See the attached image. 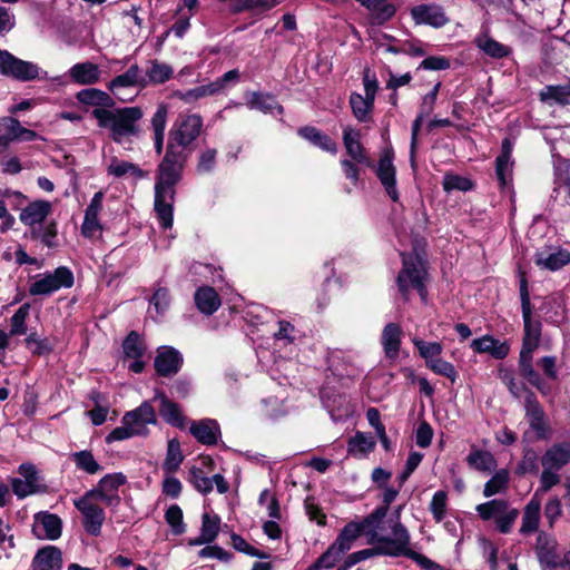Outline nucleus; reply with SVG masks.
Wrapping results in <instances>:
<instances>
[{"label": "nucleus", "mask_w": 570, "mask_h": 570, "mask_svg": "<svg viewBox=\"0 0 570 570\" xmlns=\"http://www.w3.org/2000/svg\"><path fill=\"white\" fill-rule=\"evenodd\" d=\"M165 519L174 534L179 535L186 531V524L184 523L183 510L180 509L179 505L171 504L166 510Z\"/></svg>", "instance_id": "57"}, {"label": "nucleus", "mask_w": 570, "mask_h": 570, "mask_svg": "<svg viewBox=\"0 0 570 570\" xmlns=\"http://www.w3.org/2000/svg\"><path fill=\"white\" fill-rule=\"evenodd\" d=\"M189 431L198 442L206 445L216 444L220 435L218 423L210 419L193 422Z\"/></svg>", "instance_id": "32"}, {"label": "nucleus", "mask_w": 570, "mask_h": 570, "mask_svg": "<svg viewBox=\"0 0 570 570\" xmlns=\"http://www.w3.org/2000/svg\"><path fill=\"white\" fill-rule=\"evenodd\" d=\"M18 478L11 479L12 492L18 499H24L36 493L46 492L47 487L37 470L31 463H22L18 468Z\"/></svg>", "instance_id": "10"}, {"label": "nucleus", "mask_w": 570, "mask_h": 570, "mask_svg": "<svg viewBox=\"0 0 570 570\" xmlns=\"http://www.w3.org/2000/svg\"><path fill=\"white\" fill-rule=\"evenodd\" d=\"M521 375L534 387H537L543 395L550 393V387L543 382L542 377L537 373L532 364L520 365Z\"/></svg>", "instance_id": "62"}, {"label": "nucleus", "mask_w": 570, "mask_h": 570, "mask_svg": "<svg viewBox=\"0 0 570 570\" xmlns=\"http://www.w3.org/2000/svg\"><path fill=\"white\" fill-rule=\"evenodd\" d=\"M570 462V442L557 443L549 448L541 459L542 468L561 470Z\"/></svg>", "instance_id": "33"}, {"label": "nucleus", "mask_w": 570, "mask_h": 570, "mask_svg": "<svg viewBox=\"0 0 570 570\" xmlns=\"http://www.w3.org/2000/svg\"><path fill=\"white\" fill-rule=\"evenodd\" d=\"M362 6L366 7L370 11L377 14L382 20L391 18L395 9L393 6L387 4V0H357Z\"/></svg>", "instance_id": "60"}, {"label": "nucleus", "mask_w": 570, "mask_h": 570, "mask_svg": "<svg viewBox=\"0 0 570 570\" xmlns=\"http://www.w3.org/2000/svg\"><path fill=\"white\" fill-rule=\"evenodd\" d=\"M198 311L205 315L214 314L220 306L217 292L210 286L199 287L194 295Z\"/></svg>", "instance_id": "39"}, {"label": "nucleus", "mask_w": 570, "mask_h": 570, "mask_svg": "<svg viewBox=\"0 0 570 570\" xmlns=\"http://www.w3.org/2000/svg\"><path fill=\"white\" fill-rule=\"evenodd\" d=\"M146 88L147 79L141 75V70L137 63L131 65L126 72L112 78L107 89L122 102L131 101L134 97H127L125 91L129 88Z\"/></svg>", "instance_id": "14"}, {"label": "nucleus", "mask_w": 570, "mask_h": 570, "mask_svg": "<svg viewBox=\"0 0 570 570\" xmlns=\"http://www.w3.org/2000/svg\"><path fill=\"white\" fill-rule=\"evenodd\" d=\"M202 128L203 118L199 115H179L169 130L167 145H173L175 149L185 153L200 135Z\"/></svg>", "instance_id": "8"}, {"label": "nucleus", "mask_w": 570, "mask_h": 570, "mask_svg": "<svg viewBox=\"0 0 570 570\" xmlns=\"http://www.w3.org/2000/svg\"><path fill=\"white\" fill-rule=\"evenodd\" d=\"M540 99L549 104L570 105V79L564 83L546 86L540 91Z\"/></svg>", "instance_id": "42"}, {"label": "nucleus", "mask_w": 570, "mask_h": 570, "mask_svg": "<svg viewBox=\"0 0 570 570\" xmlns=\"http://www.w3.org/2000/svg\"><path fill=\"white\" fill-rule=\"evenodd\" d=\"M51 209L52 206L48 200H35L20 212L19 219L23 225L32 227L41 224Z\"/></svg>", "instance_id": "30"}, {"label": "nucleus", "mask_w": 570, "mask_h": 570, "mask_svg": "<svg viewBox=\"0 0 570 570\" xmlns=\"http://www.w3.org/2000/svg\"><path fill=\"white\" fill-rule=\"evenodd\" d=\"M376 446V441L373 435L365 432L357 431L347 442L348 455L357 459L367 458Z\"/></svg>", "instance_id": "35"}, {"label": "nucleus", "mask_w": 570, "mask_h": 570, "mask_svg": "<svg viewBox=\"0 0 570 570\" xmlns=\"http://www.w3.org/2000/svg\"><path fill=\"white\" fill-rule=\"evenodd\" d=\"M557 541L551 535L540 532L537 538L535 551L540 563L548 568H562L563 556L557 553Z\"/></svg>", "instance_id": "19"}, {"label": "nucleus", "mask_w": 570, "mask_h": 570, "mask_svg": "<svg viewBox=\"0 0 570 570\" xmlns=\"http://www.w3.org/2000/svg\"><path fill=\"white\" fill-rule=\"evenodd\" d=\"M475 511L483 521L494 520L495 529L503 534L510 533L519 510L511 508L503 499H493L475 507Z\"/></svg>", "instance_id": "5"}, {"label": "nucleus", "mask_w": 570, "mask_h": 570, "mask_svg": "<svg viewBox=\"0 0 570 570\" xmlns=\"http://www.w3.org/2000/svg\"><path fill=\"white\" fill-rule=\"evenodd\" d=\"M298 134L304 139L308 140L318 148L335 155L337 153L336 142L327 135L321 132L315 127H303L298 130Z\"/></svg>", "instance_id": "44"}, {"label": "nucleus", "mask_w": 570, "mask_h": 570, "mask_svg": "<svg viewBox=\"0 0 570 570\" xmlns=\"http://www.w3.org/2000/svg\"><path fill=\"white\" fill-rule=\"evenodd\" d=\"M174 76V69L168 63L161 62L159 60H150L148 62V68L145 73V78L147 79L148 85H161L171 79Z\"/></svg>", "instance_id": "43"}, {"label": "nucleus", "mask_w": 570, "mask_h": 570, "mask_svg": "<svg viewBox=\"0 0 570 570\" xmlns=\"http://www.w3.org/2000/svg\"><path fill=\"white\" fill-rule=\"evenodd\" d=\"M474 43L484 55L493 59L508 57L512 52L509 46L497 41L487 32L478 35L474 39Z\"/></svg>", "instance_id": "37"}, {"label": "nucleus", "mask_w": 570, "mask_h": 570, "mask_svg": "<svg viewBox=\"0 0 570 570\" xmlns=\"http://www.w3.org/2000/svg\"><path fill=\"white\" fill-rule=\"evenodd\" d=\"M157 422V414L151 400L144 401L138 407L124 414L121 425L115 428L106 436V442L110 444L136 436H147L149 434L148 426L156 425Z\"/></svg>", "instance_id": "3"}, {"label": "nucleus", "mask_w": 570, "mask_h": 570, "mask_svg": "<svg viewBox=\"0 0 570 570\" xmlns=\"http://www.w3.org/2000/svg\"><path fill=\"white\" fill-rule=\"evenodd\" d=\"M412 343L417 348L419 354L424 358L425 364L440 357L443 352V346L439 342H425L421 338L413 337Z\"/></svg>", "instance_id": "53"}, {"label": "nucleus", "mask_w": 570, "mask_h": 570, "mask_svg": "<svg viewBox=\"0 0 570 570\" xmlns=\"http://www.w3.org/2000/svg\"><path fill=\"white\" fill-rule=\"evenodd\" d=\"M68 76L72 82L79 86H91L100 80L101 70L98 65L91 61H85L75 63L68 70Z\"/></svg>", "instance_id": "27"}, {"label": "nucleus", "mask_w": 570, "mask_h": 570, "mask_svg": "<svg viewBox=\"0 0 570 570\" xmlns=\"http://www.w3.org/2000/svg\"><path fill=\"white\" fill-rule=\"evenodd\" d=\"M149 304V313L151 314V317L155 321L160 320L170 306L169 291L165 287H158L151 296Z\"/></svg>", "instance_id": "47"}, {"label": "nucleus", "mask_w": 570, "mask_h": 570, "mask_svg": "<svg viewBox=\"0 0 570 570\" xmlns=\"http://www.w3.org/2000/svg\"><path fill=\"white\" fill-rule=\"evenodd\" d=\"M401 327L395 323H389L384 326L381 343L385 355L389 358L397 356L401 346Z\"/></svg>", "instance_id": "41"}, {"label": "nucleus", "mask_w": 570, "mask_h": 570, "mask_svg": "<svg viewBox=\"0 0 570 570\" xmlns=\"http://www.w3.org/2000/svg\"><path fill=\"white\" fill-rule=\"evenodd\" d=\"M448 494L444 491H436L430 502V511L435 522H441L446 513Z\"/></svg>", "instance_id": "61"}, {"label": "nucleus", "mask_w": 570, "mask_h": 570, "mask_svg": "<svg viewBox=\"0 0 570 570\" xmlns=\"http://www.w3.org/2000/svg\"><path fill=\"white\" fill-rule=\"evenodd\" d=\"M478 543L489 563L490 570H498V548L495 544L485 537H480Z\"/></svg>", "instance_id": "63"}, {"label": "nucleus", "mask_w": 570, "mask_h": 570, "mask_svg": "<svg viewBox=\"0 0 570 570\" xmlns=\"http://www.w3.org/2000/svg\"><path fill=\"white\" fill-rule=\"evenodd\" d=\"M220 529V518L216 514L204 513L202 519L200 533L197 538L190 539V546L209 544L216 540Z\"/></svg>", "instance_id": "34"}, {"label": "nucleus", "mask_w": 570, "mask_h": 570, "mask_svg": "<svg viewBox=\"0 0 570 570\" xmlns=\"http://www.w3.org/2000/svg\"><path fill=\"white\" fill-rule=\"evenodd\" d=\"M186 158V153L175 149L173 145H167L165 156L158 165L154 208L158 223L164 229L173 226L175 185L180 178Z\"/></svg>", "instance_id": "1"}, {"label": "nucleus", "mask_w": 570, "mask_h": 570, "mask_svg": "<svg viewBox=\"0 0 570 570\" xmlns=\"http://www.w3.org/2000/svg\"><path fill=\"white\" fill-rule=\"evenodd\" d=\"M127 482V478L121 472L106 474L100 479L95 489L89 490L92 495L101 500L107 505L117 507L120 502L118 489Z\"/></svg>", "instance_id": "16"}, {"label": "nucleus", "mask_w": 570, "mask_h": 570, "mask_svg": "<svg viewBox=\"0 0 570 570\" xmlns=\"http://www.w3.org/2000/svg\"><path fill=\"white\" fill-rule=\"evenodd\" d=\"M98 500L92 492H86L73 500V505L81 513L83 528L91 535H99L105 521V511L95 501Z\"/></svg>", "instance_id": "11"}, {"label": "nucleus", "mask_w": 570, "mask_h": 570, "mask_svg": "<svg viewBox=\"0 0 570 570\" xmlns=\"http://www.w3.org/2000/svg\"><path fill=\"white\" fill-rule=\"evenodd\" d=\"M442 185L443 189L448 193L452 190L468 191L473 187L469 178L455 174L444 175Z\"/></svg>", "instance_id": "59"}, {"label": "nucleus", "mask_w": 570, "mask_h": 570, "mask_svg": "<svg viewBox=\"0 0 570 570\" xmlns=\"http://www.w3.org/2000/svg\"><path fill=\"white\" fill-rule=\"evenodd\" d=\"M509 483V472L505 469L497 471L493 476L484 484L483 495L491 498L507 490Z\"/></svg>", "instance_id": "52"}, {"label": "nucleus", "mask_w": 570, "mask_h": 570, "mask_svg": "<svg viewBox=\"0 0 570 570\" xmlns=\"http://www.w3.org/2000/svg\"><path fill=\"white\" fill-rule=\"evenodd\" d=\"M411 17L416 24L441 28L449 22L443 9L438 4H419L411 9Z\"/></svg>", "instance_id": "22"}, {"label": "nucleus", "mask_w": 570, "mask_h": 570, "mask_svg": "<svg viewBox=\"0 0 570 570\" xmlns=\"http://www.w3.org/2000/svg\"><path fill=\"white\" fill-rule=\"evenodd\" d=\"M75 277L66 266H59L52 272L36 275L29 286L32 296H48L61 288L72 287Z\"/></svg>", "instance_id": "9"}, {"label": "nucleus", "mask_w": 570, "mask_h": 570, "mask_svg": "<svg viewBox=\"0 0 570 570\" xmlns=\"http://www.w3.org/2000/svg\"><path fill=\"white\" fill-rule=\"evenodd\" d=\"M71 460L76 468L87 474H96L102 470V466L97 462L94 454L88 450H82L71 454Z\"/></svg>", "instance_id": "50"}, {"label": "nucleus", "mask_w": 570, "mask_h": 570, "mask_svg": "<svg viewBox=\"0 0 570 570\" xmlns=\"http://www.w3.org/2000/svg\"><path fill=\"white\" fill-rule=\"evenodd\" d=\"M350 106L354 117L360 122H365L371 118L374 101L361 94L353 92L350 96Z\"/></svg>", "instance_id": "46"}, {"label": "nucleus", "mask_w": 570, "mask_h": 570, "mask_svg": "<svg viewBox=\"0 0 570 570\" xmlns=\"http://www.w3.org/2000/svg\"><path fill=\"white\" fill-rule=\"evenodd\" d=\"M77 100L87 106L96 108H111L115 105L114 99L109 94L97 88H87L77 92Z\"/></svg>", "instance_id": "40"}, {"label": "nucleus", "mask_w": 570, "mask_h": 570, "mask_svg": "<svg viewBox=\"0 0 570 570\" xmlns=\"http://www.w3.org/2000/svg\"><path fill=\"white\" fill-rule=\"evenodd\" d=\"M403 267L397 276V287L404 298H407L410 292L415 289L421 297L425 298L424 278L426 268L423 258L416 253L405 254L401 252Z\"/></svg>", "instance_id": "4"}, {"label": "nucleus", "mask_w": 570, "mask_h": 570, "mask_svg": "<svg viewBox=\"0 0 570 570\" xmlns=\"http://www.w3.org/2000/svg\"><path fill=\"white\" fill-rule=\"evenodd\" d=\"M393 157L391 148L382 150L376 166V176L387 196L396 203L400 199V194L396 187V169L393 165Z\"/></svg>", "instance_id": "15"}, {"label": "nucleus", "mask_w": 570, "mask_h": 570, "mask_svg": "<svg viewBox=\"0 0 570 570\" xmlns=\"http://www.w3.org/2000/svg\"><path fill=\"white\" fill-rule=\"evenodd\" d=\"M299 336V331L295 326L284 320L277 322V330L274 331L273 337L281 346L293 344Z\"/></svg>", "instance_id": "51"}, {"label": "nucleus", "mask_w": 570, "mask_h": 570, "mask_svg": "<svg viewBox=\"0 0 570 570\" xmlns=\"http://www.w3.org/2000/svg\"><path fill=\"white\" fill-rule=\"evenodd\" d=\"M238 78L239 72L233 69L207 85L198 86L186 91L176 90L173 95L186 104H193L204 97L222 92L228 85L237 82Z\"/></svg>", "instance_id": "12"}, {"label": "nucleus", "mask_w": 570, "mask_h": 570, "mask_svg": "<svg viewBox=\"0 0 570 570\" xmlns=\"http://www.w3.org/2000/svg\"><path fill=\"white\" fill-rule=\"evenodd\" d=\"M525 415L537 438L546 439L548 434L546 415L532 392H529L525 399Z\"/></svg>", "instance_id": "25"}, {"label": "nucleus", "mask_w": 570, "mask_h": 570, "mask_svg": "<svg viewBox=\"0 0 570 570\" xmlns=\"http://www.w3.org/2000/svg\"><path fill=\"white\" fill-rule=\"evenodd\" d=\"M246 105L249 109L259 110L264 114H283V107L278 105L275 97L268 94L249 92L246 95Z\"/></svg>", "instance_id": "36"}, {"label": "nucleus", "mask_w": 570, "mask_h": 570, "mask_svg": "<svg viewBox=\"0 0 570 570\" xmlns=\"http://www.w3.org/2000/svg\"><path fill=\"white\" fill-rule=\"evenodd\" d=\"M153 403H158L159 413L168 424L177 428L184 426L185 419L179 406L171 402L164 393L156 392L151 399Z\"/></svg>", "instance_id": "29"}, {"label": "nucleus", "mask_w": 570, "mask_h": 570, "mask_svg": "<svg viewBox=\"0 0 570 570\" xmlns=\"http://www.w3.org/2000/svg\"><path fill=\"white\" fill-rule=\"evenodd\" d=\"M125 358L142 357L145 354V344L142 338L136 332L128 334L122 344Z\"/></svg>", "instance_id": "56"}, {"label": "nucleus", "mask_w": 570, "mask_h": 570, "mask_svg": "<svg viewBox=\"0 0 570 570\" xmlns=\"http://www.w3.org/2000/svg\"><path fill=\"white\" fill-rule=\"evenodd\" d=\"M184 455L181 453L180 443L177 439L168 441L167 453L163 463V470L166 474H174L183 463Z\"/></svg>", "instance_id": "49"}, {"label": "nucleus", "mask_w": 570, "mask_h": 570, "mask_svg": "<svg viewBox=\"0 0 570 570\" xmlns=\"http://www.w3.org/2000/svg\"><path fill=\"white\" fill-rule=\"evenodd\" d=\"M322 400L333 421H342L353 414V409L345 397L338 396L336 402V400L332 401L326 393H323Z\"/></svg>", "instance_id": "48"}, {"label": "nucleus", "mask_w": 570, "mask_h": 570, "mask_svg": "<svg viewBox=\"0 0 570 570\" xmlns=\"http://www.w3.org/2000/svg\"><path fill=\"white\" fill-rule=\"evenodd\" d=\"M168 107L165 104L158 105L155 114L150 119L153 135H165L167 126Z\"/></svg>", "instance_id": "64"}, {"label": "nucleus", "mask_w": 570, "mask_h": 570, "mask_svg": "<svg viewBox=\"0 0 570 570\" xmlns=\"http://www.w3.org/2000/svg\"><path fill=\"white\" fill-rule=\"evenodd\" d=\"M426 367L430 368L434 374L446 377L452 383H454L459 377L458 371L455 370L454 365L443 360L441 356L435 358L434 361L429 362Z\"/></svg>", "instance_id": "58"}, {"label": "nucleus", "mask_w": 570, "mask_h": 570, "mask_svg": "<svg viewBox=\"0 0 570 570\" xmlns=\"http://www.w3.org/2000/svg\"><path fill=\"white\" fill-rule=\"evenodd\" d=\"M523 322L524 337L522 348L520 352L519 366L532 364V355L535 348L538 347L541 335V324L539 322H532L531 314H527V316H523Z\"/></svg>", "instance_id": "18"}, {"label": "nucleus", "mask_w": 570, "mask_h": 570, "mask_svg": "<svg viewBox=\"0 0 570 570\" xmlns=\"http://www.w3.org/2000/svg\"><path fill=\"white\" fill-rule=\"evenodd\" d=\"M541 519V498L535 491L530 501L525 504L519 532L523 535L534 533L539 529Z\"/></svg>", "instance_id": "26"}, {"label": "nucleus", "mask_w": 570, "mask_h": 570, "mask_svg": "<svg viewBox=\"0 0 570 570\" xmlns=\"http://www.w3.org/2000/svg\"><path fill=\"white\" fill-rule=\"evenodd\" d=\"M104 193L97 191L90 199L85 210L83 222L81 225V235L89 239L98 238L102 232L98 216L102 209Z\"/></svg>", "instance_id": "17"}, {"label": "nucleus", "mask_w": 570, "mask_h": 570, "mask_svg": "<svg viewBox=\"0 0 570 570\" xmlns=\"http://www.w3.org/2000/svg\"><path fill=\"white\" fill-rule=\"evenodd\" d=\"M386 507L379 508L375 512L363 519L362 521L348 522L340 532L333 542L344 553L352 549L354 542L363 534V532L374 522L381 521L386 514Z\"/></svg>", "instance_id": "13"}, {"label": "nucleus", "mask_w": 570, "mask_h": 570, "mask_svg": "<svg viewBox=\"0 0 570 570\" xmlns=\"http://www.w3.org/2000/svg\"><path fill=\"white\" fill-rule=\"evenodd\" d=\"M405 535H406V542L404 543V547L402 548L404 552H402L401 556H405V557L410 558L411 560L415 561L419 566H421L425 570H444V568L441 564L432 561L431 559H429L428 557H425L421 553L413 551L410 548L411 537H410V533L406 528H405Z\"/></svg>", "instance_id": "54"}, {"label": "nucleus", "mask_w": 570, "mask_h": 570, "mask_svg": "<svg viewBox=\"0 0 570 570\" xmlns=\"http://www.w3.org/2000/svg\"><path fill=\"white\" fill-rule=\"evenodd\" d=\"M106 171L108 176H112L115 178L132 176L134 178L141 179L145 177V173L138 167V165L119 159L116 156H112L108 160Z\"/></svg>", "instance_id": "38"}, {"label": "nucleus", "mask_w": 570, "mask_h": 570, "mask_svg": "<svg viewBox=\"0 0 570 570\" xmlns=\"http://www.w3.org/2000/svg\"><path fill=\"white\" fill-rule=\"evenodd\" d=\"M534 263L540 268L554 272L570 264V252L559 247L544 248L535 253Z\"/></svg>", "instance_id": "24"}, {"label": "nucleus", "mask_w": 570, "mask_h": 570, "mask_svg": "<svg viewBox=\"0 0 570 570\" xmlns=\"http://www.w3.org/2000/svg\"><path fill=\"white\" fill-rule=\"evenodd\" d=\"M371 542H377L379 546L354 552L358 562L374 556L400 557L406 542L405 527L396 519L392 525V537H377Z\"/></svg>", "instance_id": "6"}, {"label": "nucleus", "mask_w": 570, "mask_h": 570, "mask_svg": "<svg viewBox=\"0 0 570 570\" xmlns=\"http://www.w3.org/2000/svg\"><path fill=\"white\" fill-rule=\"evenodd\" d=\"M183 364V356L176 348L171 346H161L158 348L155 358L156 372L161 376H170L176 374Z\"/></svg>", "instance_id": "23"}, {"label": "nucleus", "mask_w": 570, "mask_h": 570, "mask_svg": "<svg viewBox=\"0 0 570 570\" xmlns=\"http://www.w3.org/2000/svg\"><path fill=\"white\" fill-rule=\"evenodd\" d=\"M91 116L100 129L109 132L116 144H124L140 134V120L144 111L138 106L121 108H95Z\"/></svg>", "instance_id": "2"}, {"label": "nucleus", "mask_w": 570, "mask_h": 570, "mask_svg": "<svg viewBox=\"0 0 570 570\" xmlns=\"http://www.w3.org/2000/svg\"><path fill=\"white\" fill-rule=\"evenodd\" d=\"M470 468L481 472H492L497 468L494 455L484 450L473 449L466 458Z\"/></svg>", "instance_id": "45"}, {"label": "nucleus", "mask_w": 570, "mask_h": 570, "mask_svg": "<svg viewBox=\"0 0 570 570\" xmlns=\"http://www.w3.org/2000/svg\"><path fill=\"white\" fill-rule=\"evenodd\" d=\"M32 530L39 539L57 540L61 535L62 522L57 514L39 512L35 515Z\"/></svg>", "instance_id": "20"}, {"label": "nucleus", "mask_w": 570, "mask_h": 570, "mask_svg": "<svg viewBox=\"0 0 570 570\" xmlns=\"http://www.w3.org/2000/svg\"><path fill=\"white\" fill-rule=\"evenodd\" d=\"M30 304H22L10 318V335H24L27 333L26 321L29 316Z\"/></svg>", "instance_id": "55"}, {"label": "nucleus", "mask_w": 570, "mask_h": 570, "mask_svg": "<svg viewBox=\"0 0 570 570\" xmlns=\"http://www.w3.org/2000/svg\"><path fill=\"white\" fill-rule=\"evenodd\" d=\"M343 144L347 155L357 164L367 167L373 166V161L368 157L366 149L361 142V132L357 129L346 126L343 128Z\"/></svg>", "instance_id": "21"}, {"label": "nucleus", "mask_w": 570, "mask_h": 570, "mask_svg": "<svg viewBox=\"0 0 570 570\" xmlns=\"http://www.w3.org/2000/svg\"><path fill=\"white\" fill-rule=\"evenodd\" d=\"M470 347L475 353H487L497 360L504 358L510 351V346L507 342H501L491 335H484L482 337L474 338L471 342Z\"/></svg>", "instance_id": "28"}, {"label": "nucleus", "mask_w": 570, "mask_h": 570, "mask_svg": "<svg viewBox=\"0 0 570 570\" xmlns=\"http://www.w3.org/2000/svg\"><path fill=\"white\" fill-rule=\"evenodd\" d=\"M62 567V553L55 546L40 549L32 561L33 570H60Z\"/></svg>", "instance_id": "31"}, {"label": "nucleus", "mask_w": 570, "mask_h": 570, "mask_svg": "<svg viewBox=\"0 0 570 570\" xmlns=\"http://www.w3.org/2000/svg\"><path fill=\"white\" fill-rule=\"evenodd\" d=\"M0 75L19 80H47L49 75L37 63L17 58L11 52L0 49Z\"/></svg>", "instance_id": "7"}]
</instances>
